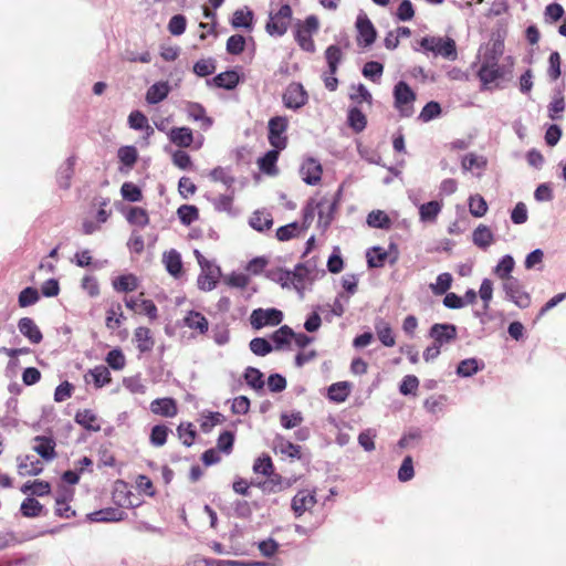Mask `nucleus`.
Returning <instances> with one entry per match:
<instances>
[{"instance_id":"obj_1","label":"nucleus","mask_w":566,"mask_h":566,"mask_svg":"<svg viewBox=\"0 0 566 566\" xmlns=\"http://www.w3.org/2000/svg\"><path fill=\"white\" fill-rule=\"evenodd\" d=\"M503 52V43L493 44V54L485 55L478 71V78L481 82V90H492L497 86V82L505 76L504 66L499 63V55Z\"/></svg>"},{"instance_id":"obj_2","label":"nucleus","mask_w":566,"mask_h":566,"mask_svg":"<svg viewBox=\"0 0 566 566\" xmlns=\"http://www.w3.org/2000/svg\"><path fill=\"white\" fill-rule=\"evenodd\" d=\"M319 21L315 15H308L304 21L298 20L294 25V39L300 48L308 53L315 52L313 35L318 31Z\"/></svg>"},{"instance_id":"obj_3","label":"nucleus","mask_w":566,"mask_h":566,"mask_svg":"<svg viewBox=\"0 0 566 566\" xmlns=\"http://www.w3.org/2000/svg\"><path fill=\"white\" fill-rule=\"evenodd\" d=\"M198 264L200 265L201 272L198 276L197 284L201 291H211L217 286L220 277V268L214 265L211 261L206 259L200 251L195 250L193 252Z\"/></svg>"},{"instance_id":"obj_4","label":"nucleus","mask_w":566,"mask_h":566,"mask_svg":"<svg viewBox=\"0 0 566 566\" xmlns=\"http://www.w3.org/2000/svg\"><path fill=\"white\" fill-rule=\"evenodd\" d=\"M324 55L328 71L324 72L323 82L328 91L334 92L338 86V80L335 77V74L338 70L339 63L343 61L344 54L340 46L332 44L326 48Z\"/></svg>"},{"instance_id":"obj_5","label":"nucleus","mask_w":566,"mask_h":566,"mask_svg":"<svg viewBox=\"0 0 566 566\" xmlns=\"http://www.w3.org/2000/svg\"><path fill=\"white\" fill-rule=\"evenodd\" d=\"M293 11L290 4H282L277 11H271L265 30L272 36H282L292 22Z\"/></svg>"},{"instance_id":"obj_6","label":"nucleus","mask_w":566,"mask_h":566,"mask_svg":"<svg viewBox=\"0 0 566 566\" xmlns=\"http://www.w3.org/2000/svg\"><path fill=\"white\" fill-rule=\"evenodd\" d=\"M289 119L285 116H274L268 123V140L273 148L285 149L287 146Z\"/></svg>"},{"instance_id":"obj_7","label":"nucleus","mask_w":566,"mask_h":566,"mask_svg":"<svg viewBox=\"0 0 566 566\" xmlns=\"http://www.w3.org/2000/svg\"><path fill=\"white\" fill-rule=\"evenodd\" d=\"M395 107L401 116L409 117L412 112V103L416 101V94L411 87L403 81L398 82L394 88Z\"/></svg>"},{"instance_id":"obj_8","label":"nucleus","mask_w":566,"mask_h":566,"mask_svg":"<svg viewBox=\"0 0 566 566\" xmlns=\"http://www.w3.org/2000/svg\"><path fill=\"white\" fill-rule=\"evenodd\" d=\"M502 286L509 301L522 310L530 307L532 296L516 277H511L507 282H503Z\"/></svg>"},{"instance_id":"obj_9","label":"nucleus","mask_w":566,"mask_h":566,"mask_svg":"<svg viewBox=\"0 0 566 566\" xmlns=\"http://www.w3.org/2000/svg\"><path fill=\"white\" fill-rule=\"evenodd\" d=\"M282 319L283 314L276 308H258L250 316V323L254 329H261L264 326H276Z\"/></svg>"},{"instance_id":"obj_10","label":"nucleus","mask_w":566,"mask_h":566,"mask_svg":"<svg viewBox=\"0 0 566 566\" xmlns=\"http://www.w3.org/2000/svg\"><path fill=\"white\" fill-rule=\"evenodd\" d=\"M282 99L286 108L298 109L307 103L308 95L302 84L293 82L285 88Z\"/></svg>"},{"instance_id":"obj_11","label":"nucleus","mask_w":566,"mask_h":566,"mask_svg":"<svg viewBox=\"0 0 566 566\" xmlns=\"http://www.w3.org/2000/svg\"><path fill=\"white\" fill-rule=\"evenodd\" d=\"M429 336L433 339L434 344L442 347L444 344L455 340L458 332L457 327L452 324L436 323L431 326Z\"/></svg>"},{"instance_id":"obj_12","label":"nucleus","mask_w":566,"mask_h":566,"mask_svg":"<svg viewBox=\"0 0 566 566\" xmlns=\"http://www.w3.org/2000/svg\"><path fill=\"white\" fill-rule=\"evenodd\" d=\"M33 451L36 452L44 461L50 462L57 457L56 442L51 436H35L33 438Z\"/></svg>"},{"instance_id":"obj_13","label":"nucleus","mask_w":566,"mask_h":566,"mask_svg":"<svg viewBox=\"0 0 566 566\" xmlns=\"http://www.w3.org/2000/svg\"><path fill=\"white\" fill-rule=\"evenodd\" d=\"M315 493L308 490L298 491L292 499V510L295 516L300 517L316 504Z\"/></svg>"},{"instance_id":"obj_14","label":"nucleus","mask_w":566,"mask_h":566,"mask_svg":"<svg viewBox=\"0 0 566 566\" xmlns=\"http://www.w3.org/2000/svg\"><path fill=\"white\" fill-rule=\"evenodd\" d=\"M358 31L357 42L359 45L369 46L376 40V30L367 15H359L356 21Z\"/></svg>"},{"instance_id":"obj_15","label":"nucleus","mask_w":566,"mask_h":566,"mask_svg":"<svg viewBox=\"0 0 566 566\" xmlns=\"http://www.w3.org/2000/svg\"><path fill=\"white\" fill-rule=\"evenodd\" d=\"M17 469L21 476H34L42 473L43 463L33 455H20L17 458Z\"/></svg>"},{"instance_id":"obj_16","label":"nucleus","mask_w":566,"mask_h":566,"mask_svg":"<svg viewBox=\"0 0 566 566\" xmlns=\"http://www.w3.org/2000/svg\"><path fill=\"white\" fill-rule=\"evenodd\" d=\"M184 325L196 332L197 335H206L209 331V322L198 311H189L184 317Z\"/></svg>"},{"instance_id":"obj_17","label":"nucleus","mask_w":566,"mask_h":566,"mask_svg":"<svg viewBox=\"0 0 566 566\" xmlns=\"http://www.w3.org/2000/svg\"><path fill=\"white\" fill-rule=\"evenodd\" d=\"M301 174L307 185H316L322 179L323 169L316 159L308 158L303 163Z\"/></svg>"},{"instance_id":"obj_18","label":"nucleus","mask_w":566,"mask_h":566,"mask_svg":"<svg viewBox=\"0 0 566 566\" xmlns=\"http://www.w3.org/2000/svg\"><path fill=\"white\" fill-rule=\"evenodd\" d=\"M150 410L153 413L166 417V418H172L178 413V407L177 402L174 398H157L151 401L150 403Z\"/></svg>"},{"instance_id":"obj_19","label":"nucleus","mask_w":566,"mask_h":566,"mask_svg":"<svg viewBox=\"0 0 566 566\" xmlns=\"http://www.w3.org/2000/svg\"><path fill=\"white\" fill-rule=\"evenodd\" d=\"M168 138L179 148H189L195 139L192 129L187 126L171 128L168 133Z\"/></svg>"},{"instance_id":"obj_20","label":"nucleus","mask_w":566,"mask_h":566,"mask_svg":"<svg viewBox=\"0 0 566 566\" xmlns=\"http://www.w3.org/2000/svg\"><path fill=\"white\" fill-rule=\"evenodd\" d=\"M18 328L20 333L27 337L32 344L41 343L43 335L35 324V322L30 317H22L18 322Z\"/></svg>"},{"instance_id":"obj_21","label":"nucleus","mask_w":566,"mask_h":566,"mask_svg":"<svg viewBox=\"0 0 566 566\" xmlns=\"http://www.w3.org/2000/svg\"><path fill=\"white\" fill-rule=\"evenodd\" d=\"M125 319L122 304L119 302H112L106 310L105 326L111 331H115L120 327Z\"/></svg>"},{"instance_id":"obj_22","label":"nucleus","mask_w":566,"mask_h":566,"mask_svg":"<svg viewBox=\"0 0 566 566\" xmlns=\"http://www.w3.org/2000/svg\"><path fill=\"white\" fill-rule=\"evenodd\" d=\"M282 149L273 148L264 154V156L258 159L259 169L270 176L277 174L276 163Z\"/></svg>"},{"instance_id":"obj_23","label":"nucleus","mask_w":566,"mask_h":566,"mask_svg":"<svg viewBox=\"0 0 566 566\" xmlns=\"http://www.w3.org/2000/svg\"><path fill=\"white\" fill-rule=\"evenodd\" d=\"M75 421L88 431L98 432L101 430L98 418L91 409L78 410L75 415Z\"/></svg>"},{"instance_id":"obj_24","label":"nucleus","mask_w":566,"mask_h":566,"mask_svg":"<svg viewBox=\"0 0 566 566\" xmlns=\"http://www.w3.org/2000/svg\"><path fill=\"white\" fill-rule=\"evenodd\" d=\"M134 339L139 353H148L154 348L155 340L148 327H137L134 333Z\"/></svg>"},{"instance_id":"obj_25","label":"nucleus","mask_w":566,"mask_h":566,"mask_svg":"<svg viewBox=\"0 0 566 566\" xmlns=\"http://www.w3.org/2000/svg\"><path fill=\"white\" fill-rule=\"evenodd\" d=\"M377 338L386 347H394L396 345V337L394 331L388 322L379 319L375 324Z\"/></svg>"},{"instance_id":"obj_26","label":"nucleus","mask_w":566,"mask_h":566,"mask_svg":"<svg viewBox=\"0 0 566 566\" xmlns=\"http://www.w3.org/2000/svg\"><path fill=\"white\" fill-rule=\"evenodd\" d=\"M293 336H295V333L290 326H281L271 335V339L274 343V348L280 350L289 347Z\"/></svg>"},{"instance_id":"obj_27","label":"nucleus","mask_w":566,"mask_h":566,"mask_svg":"<svg viewBox=\"0 0 566 566\" xmlns=\"http://www.w3.org/2000/svg\"><path fill=\"white\" fill-rule=\"evenodd\" d=\"M139 281L135 274L119 275L113 281V287L117 292L129 293L138 289Z\"/></svg>"},{"instance_id":"obj_28","label":"nucleus","mask_w":566,"mask_h":566,"mask_svg":"<svg viewBox=\"0 0 566 566\" xmlns=\"http://www.w3.org/2000/svg\"><path fill=\"white\" fill-rule=\"evenodd\" d=\"M21 492L34 496H45L51 493V484L43 480L28 481L21 486Z\"/></svg>"},{"instance_id":"obj_29","label":"nucleus","mask_w":566,"mask_h":566,"mask_svg":"<svg viewBox=\"0 0 566 566\" xmlns=\"http://www.w3.org/2000/svg\"><path fill=\"white\" fill-rule=\"evenodd\" d=\"M170 92V87L167 82H157L153 84L147 93H146V101L149 104H157L161 101H164Z\"/></svg>"},{"instance_id":"obj_30","label":"nucleus","mask_w":566,"mask_h":566,"mask_svg":"<svg viewBox=\"0 0 566 566\" xmlns=\"http://www.w3.org/2000/svg\"><path fill=\"white\" fill-rule=\"evenodd\" d=\"M249 223L254 230L263 232L272 228L273 218L270 212L256 210L250 218Z\"/></svg>"},{"instance_id":"obj_31","label":"nucleus","mask_w":566,"mask_h":566,"mask_svg":"<svg viewBox=\"0 0 566 566\" xmlns=\"http://www.w3.org/2000/svg\"><path fill=\"white\" fill-rule=\"evenodd\" d=\"M164 263L166 270L175 277H178L182 272V262L180 253L176 250H170L164 254Z\"/></svg>"},{"instance_id":"obj_32","label":"nucleus","mask_w":566,"mask_h":566,"mask_svg":"<svg viewBox=\"0 0 566 566\" xmlns=\"http://www.w3.org/2000/svg\"><path fill=\"white\" fill-rule=\"evenodd\" d=\"M72 497V494H69L67 491H63L62 494H59L55 499V515L63 517V518H70L75 516V511L72 510L69 502Z\"/></svg>"},{"instance_id":"obj_33","label":"nucleus","mask_w":566,"mask_h":566,"mask_svg":"<svg viewBox=\"0 0 566 566\" xmlns=\"http://www.w3.org/2000/svg\"><path fill=\"white\" fill-rule=\"evenodd\" d=\"M472 239H473V243L481 249L489 248L494 241L492 231L490 230L489 227H486L484 224H480L473 231Z\"/></svg>"},{"instance_id":"obj_34","label":"nucleus","mask_w":566,"mask_h":566,"mask_svg":"<svg viewBox=\"0 0 566 566\" xmlns=\"http://www.w3.org/2000/svg\"><path fill=\"white\" fill-rule=\"evenodd\" d=\"M347 123L355 133H360L366 128L367 118L358 107H352L348 111Z\"/></svg>"},{"instance_id":"obj_35","label":"nucleus","mask_w":566,"mask_h":566,"mask_svg":"<svg viewBox=\"0 0 566 566\" xmlns=\"http://www.w3.org/2000/svg\"><path fill=\"white\" fill-rule=\"evenodd\" d=\"M217 87L233 90L239 83V74L235 71H226L212 78Z\"/></svg>"},{"instance_id":"obj_36","label":"nucleus","mask_w":566,"mask_h":566,"mask_svg":"<svg viewBox=\"0 0 566 566\" xmlns=\"http://www.w3.org/2000/svg\"><path fill=\"white\" fill-rule=\"evenodd\" d=\"M350 388L347 381L335 382L328 388V399L340 403L344 402L349 396Z\"/></svg>"},{"instance_id":"obj_37","label":"nucleus","mask_w":566,"mask_h":566,"mask_svg":"<svg viewBox=\"0 0 566 566\" xmlns=\"http://www.w3.org/2000/svg\"><path fill=\"white\" fill-rule=\"evenodd\" d=\"M442 209V205L436 200L423 203L419 208L420 220L424 222L436 221Z\"/></svg>"},{"instance_id":"obj_38","label":"nucleus","mask_w":566,"mask_h":566,"mask_svg":"<svg viewBox=\"0 0 566 566\" xmlns=\"http://www.w3.org/2000/svg\"><path fill=\"white\" fill-rule=\"evenodd\" d=\"M367 224L376 229L388 230L391 227V220L382 210H373L367 216Z\"/></svg>"},{"instance_id":"obj_39","label":"nucleus","mask_w":566,"mask_h":566,"mask_svg":"<svg viewBox=\"0 0 566 566\" xmlns=\"http://www.w3.org/2000/svg\"><path fill=\"white\" fill-rule=\"evenodd\" d=\"M312 269L303 263L295 265L292 271V284L297 291H302L304 289L306 280H308Z\"/></svg>"},{"instance_id":"obj_40","label":"nucleus","mask_w":566,"mask_h":566,"mask_svg":"<svg viewBox=\"0 0 566 566\" xmlns=\"http://www.w3.org/2000/svg\"><path fill=\"white\" fill-rule=\"evenodd\" d=\"M88 375L92 376L95 388H102L112 382V376L108 368L104 365L95 366L90 369Z\"/></svg>"},{"instance_id":"obj_41","label":"nucleus","mask_w":566,"mask_h":566,"mask_svg":"<svg viewBox=\"0 0 566 566\" xmlns=\"http://www.w3.org/2000/svg\"><path fill=\"white\" fill-rule=\"evenodd\" d=\"M515 262L514 259L511 255H504L499 264L494 269V274L499 276L504 282H507L509 279H511V273L514 269Z\"/></svg>"},{"instance_id":"obj_42","label":"nucleus","mask_w":566,"mask_h":566,"mask_svg":"<svg viewBox=\"0 0 566 566\" xmlns=\"http://www.w3.org/2000/svg\"><path fill=\"white\" fill-rule=\"evenodd\" d=\"M434 54H439L446 59L455 60L457 46L454 40L451 38H447L446 40L439 38V44L436 46Z\"/></svg>"},{"instance_id":"obj_43","label":"nucleus","mask_w":566,"mask_h":566,"mask_svg":"<svg viewBox=\"0 0 566 566\" xmlns=\"http://www.w3.org/2000/svg\"><path fill=\"white\" fill-rule=\"evenodd\" d=\"M20 511L25 517H36L42 514L43 505L36 499L30 496L23 500Z\"/></svg>"},{"instance_id":"obj_44","label":"nucleus","mask_w":566,"mask_h":566,"mask_svg":"<svg viewBox=\"0 0 566 566\" xmlns=\"http://www.w3.org/2000/svg\"><path fill=\"white\" fill-rule=\"evenodd\" d=\"M266 480L259 483L262 491L268 493H276L283 490L282 476L272 470L271 474H268Z\"/></svg>"},{"instance_id":"obj_45","label":"nucleus","mask_w":566,"mask_h":566,"mask_svg":"<svg viewBox=\"0 0 566 566\" xmlns=\"http://www.w3.org/2000/svg\"><path fill=\"white\" fill-rule=\"evenodd\" d=\"M169 428L165 424H156L151 428L149 442L153 447L159 448L167 442Z\"/></svg>"},{"instance_id":"obj_46","label":"nucleus","mask_w":566,"mask_h":566,"mask_svg":"<svg viewBox=\"0 0 566 566\" xmlns=\"http://www.w3.org/2000/svg\"><path fill=\"white\" fill-rule=\"evenodd\" d=\"M180 222L185 226H190L199 219V210L192 205H182L177 210Z\"/></svg>"},{"instance_id":"obj_47","label":"nucleus","mask_w":566,"mask_h":566,"mask_svg":"<svg viewBox=\"0 0 566 566\" xmlns=\"http://www.w3.org/2000/svg\"><path fill=\"white\" fill-rule=\"evenodd\" d=\"M177 434L186 447H191L197 437L195 426L191 422L180 423L177 427Z\"/></svg>"},{"instance_id":"obj_48","label":"nucleus","mask_w":566,"mask_h":566,"mask_svg":"<svg viewBox=\"0 0 566 566\" xmlns=\"http://www.w3.org/2000/svg\"><path fill=\"white\" fill-rule=\"evenodd\" d=\"M105 361L114 370H123L126 366V357L120 348L109 350Z\"/></svg>"},{"instance_id":"obj_49","label":"nucleus","mask_w":566,"mask_h":566,"mask_svg":"<svg viewBox=\"0 0 566 566\" xmlns=\"http://www.w3.org/2000/svg\"><path fill=\"white\" fill-rule=\"evenodd\" d=\"M123 512L117 509L108 507L104 510H99L93 512L91 514V520L94 522H113L119 521L122 518Z\"/></svg>"},{"instance_id":"obj_50","label":"nucleus","mask_w":566,"mask_h":566,"mask_svg":"<svg viewBox=\"0 0 566 566\" xmlns=\"http://www.w3.org/2000/svg\"><path fill=\"white\" fill-rule=\"evenodd\" d=\"M452 275L448 272L438 275L436 283L430 284V289L434 295H442L448 292L452 284Z\"/></svg>"},{"instance_id":"obj_51","label":"nucleus","mask_w":566,"mask_h":566,"mask_svg":"<svg viewBox=\"0 0 566 566\" xmlns=\"http://www.w3.org/2000/svg\"><path fill=\"white\" fill-rule=\"evenodd\" d=\"M469 211L473 217L481 218L488 211V203L480 195L471 196L469 199Z\"/></svg>"},{"instance_id":"obj_52","label":"nucleus","mask_w":566,"mask_h":566,"mask_svg":"<svg viewBox=\"0 0 566 566\" xmlns=\"http://www.w3.org/2000/svg\"><path fill=\"white\" fill-rule=\"evenodd\" d=\"M247 384L253 389H262L264 387L263 374L254 367H248L244 371Z\"/></svg>"},{"instance_id":"obj_53","label":"nucleus","mask_w":566,"mask_h":566,"mask_svg":"<svg viewBox=\"0 0 566 566\" xmlns=\"http://www.w3.org/2000/svg\"><path fill=\"white\" fill-rule=\"evenodd\" d=\"M127 220L132 224L146 227L149 223V217L145 209L140 207H133L129 209Z\"/></svg>"},{"instance_id":"obj_54","label":"nucleus","mask_w":566,"mask_h":566,"mask_svg":"<svg viewBox=\"0 0 566 566\" xmlns=\"http://www.w3.org/2000/svg\"><path fill=\"white\" fill-rule=\"evenodd\" d=\"M250 349L256 356H265L273 350V346L268 339L255 337L250 342Z\"/></svg>"},{"instance_id":"obj_55","label":"nucleus","mask_w":566,"mask_h":566,"mask_svg":"<svg viewBox=\"0 0 566 566\" xmlns=\"http://www.w3.org/2000/svg\"><path fill=\"white\" fill-rule=\"evenodd\" d=\"M216 71V61L211 57L201 59L193 65V72L201 77L213 74Z\"/></svg>"},{"instance_id":"obj_56","label":"nucleus","mask_w":566,"mask_h":566,"mask_svg":"<svg viewBox=\"0 0 566 566\" xmlns=\"http://www.w3.org/2000/svg\"><path fill=\"white\" fill-rule=\"evenodd\" d=\"M39 292L34 287H25L23 289L18 297V303L20 307H27L35 304L39 301Z\"/></svg>"},{"instance_id":"obj_57","label":"nucleus","mask_w":566,"mask_h":566,"mask_svg":"<svg viewBox=\"0 0 566 566\" xmlns=\"http://www.w3.org/2000/svg\"><path fill=\"white\" fill-rule=\"evenodd\" d=\"M566 104L564 97L558 94L554 96L548 105V116L553 120L562 119V113L565 111Z\"/></svg>"},{"instance_id":"obj_58","label":"nucleus","mask_w":566,"mask_h":566,"mask_svg":"<svg viewBox=\"0 0 566 566\" xmlns=\"http://www.w3.org/2000/svg\"><path fill=\"white\" fill-rule=\"evenodd\" d=\"M253 21V13L252 11H243V10H237L233 13L232 18V27L233 28H251Z\"/></svg>"},{"instance_id":"obj_59","label":"nucleus","mask_w":566,"mask_h":566,"mask_svg":"<svg viewBox=\"0 0 566 566\" xmlns=\"http://www.w3.org/2000/svg\"><path fill=\"white\" fill-rule=\"evenodd\" d=\"M388 254L387 252L379 247L373 248L370 252L367 253V262L369 268H381L384 266Z\"/></svg>"},{"instance_id":"obj_60","label":"nucleus","mask_w":566,"mask_h":566,"mask_svg":"<svg viewBox=\"0 0 566 566\" xmlns=\"http://www.w3.org/2000/svg\"><path fill=\"white\" fill-rule=\"evenodd\" d=\"M120 192L123 198L130 202H138L143 199L142 190L133 182H124Z\"/></svg>"},{"instance_id":"obj_61","label":"nucleus","mask_w":566,"mask_h":566,"mask_svg":"<svg viewBox=\"0 0 566 566\" xmlns=\"http://www.w3.org/2000/svg\"><path fill=\"white\" fill-rule=\"evenodd\" d=\"M272 470H274V465L269 455L259 457L253 463V472L255 474L266 476L272 473Z\"/></svg>"},{"instance_id":"obj_62","label":"nucleus","mask_w":566,"mask_h":566,"mask_svg":"<svg viewBox=\"0 0 566 566\" xmlns=\"http://www.w3.org/2000/svg\"><path fill=\"white\" fill-rule=\"evenodd\" d=\"M441 106L438 102L431 101L427 103L420 112L419 119L427 123L441 114Z\"/></svg>"},{"instance_id":"obj_63","label":"nucleus","mask_w":566,"mask_h":566,"mask_svg":"<svg viewBox=\"0 0 566 566\" xmlns=\"http://www.w3.org/2000/svg\"><path fill=\"white\" fill-rule=\"evenodd\" d=\"M137 157L138 154L134 146H123L118 149V158L127 167H133Z\"/></svg>"},{"instance_id":"obj_64","label":"nucleus","mask_w":566,"mask_h":566,"mask_svg":"<svg viewBox=\"0 0 566 566\" xmlns=\"http://www.w3.org/2000/svg\"><path fill=\"white\" fill-rule=\"evenodd\" d=\"M245 49V39L243 35L234 34L227 40V51L230 54L239 55Z\"/></svg>"}]
</instances>
